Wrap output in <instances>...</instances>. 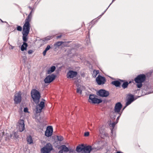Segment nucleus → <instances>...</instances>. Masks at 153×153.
I'll return each mask as SVG.
<instances>
[{
	"mask_svg": "<svg viewBox=\"0 0 153 153\" xmlns=\"http://www.w3.org/2000/svg\"><path fill=\"white\" fill-rule=\"evenodd\" d=\"M57 139L59 141H62L63 140V137L61 136H57Z\"/></svg>",
	"mask_w": 153,
	"mask_h": 153,
	"instance_id": "c756f323",
	"label": "nucleus"
},
{
	"mask_svg": "<svg viewBox=\"0 0 153 153\" xmlns=\"http://www.w3.org/2000/svg\"><path fill=\"white\" fill-rule=\"evenodd\" d=\"M134 100V96L133 95L129 94L128 95V97L126 100V106L130 104Z\"/></svg>",
	"mask_w": 153,
	"mask_h": 153,
	"instance_id": "f8f14e48",
	"label": "nucleus"
},
{
	"mask_svg": "<svg viewBox=\"0 0 153 153\" xmlns=\"http://www.w3.org/2000/svg\"><path fill=\"white\" fill-rule=\"evenodd\" d=\"M96 80L99 85H103L106 81L105 78L100 75L97 77Z\"/></svg>",
	"mask_w": 153,
	"mask_h": 153,
	"instance_id": "6e6552de",
	"label": "nucleus"
},
{
	"mask_svg": "<svg viewBox=\"0 0 153 153\" xmlns=\"http://www.w3.org/2000/svg\"><path fill=\"white\" fill-rule=\"evenodd\" d=\"M29 7V8L30 9V10H32L30 11V12L32 11H32H33V9H32V7H30V6H29V7Z\"/></svg>",
	"mask_w": 153,
	"mask_h": 153,
	"instance_id": "a19ab883",
	"label": "nucleus"
},
{
	"mask_svg": "<svg viewBox=\"0 0 153 153\" xmlns=\"http://www.w3.org/2000/svg\"><path fill=\"white\" fill-rule=\"evenodd\" d=\"M128 84L129 83H128V82H125L123 83L122 85V86L123 88L125 89L127 87Z\"/></svg>",
	"mask_w": 153,
	"mask_h": 153,
	"instance_id": "bb28decb",
	"label": "nucleus"
},
{
	"mask_svg": "<svg viewBox=\"0 0 153 153\" xmlns=\"http://www.w3.org/2000/svg\"><path fill=\"white\" fill-rule=\"evenodd\" d=\"M68 152L69 153H74L75 152V151L74 150L72 149H69V151Z\"/></svg>",
	"mask_w": 153,
	"mask_h": 153,
	"instance_id": "f704fd0d",
	"label": "nucleus"
},
{
	"mask_svg": "<svg viewBox=\"0 0 153 153\" xmlns=\"http://www.w3.org/2000/svg\"><path fill=\"white\" fill-rule=\"evenodd\" d=\"M63 43L62 41H59L56 42L54 44V46L56 47H59Z\"/></svg>",
	"mask_w": 153,
	"mask_h": 153,
	"instance_id": "a878e982",
	"label": "nucleus"
},
{
	"mask_svg": "<svg viewBox=\"0 0 153 153\" xmlns=\"http://www.w3.org/2000/svg\"><path fill=\"white\" fill-rule=\"evenodd\" d=\"M82 87L81 86L80 87H78L77 88L76 92L77 93H79L80 94H82V90L81 89Z\"/></svg>",
	"mask_w": 153,
	"mask_h": 153,
	"instance_id": "cd10ccee",
	"label": "nucleus"
},
{
	"mask_svg": "<svg viewBox=\"0 0 153 153\" xmlns=\"http://www.w3.org/2000/svg\"><path fill=\"white\" fill-rule=\"evenodd\" d=\"M56 76L53 74H52L47 76L44 79L45 83H50L52 82L55 78Z\"/></svg>",
	"mask_w": 153,
	"mask_h": 153,
	"instance_id": "9d476101",
	"label": "nucleus"
},
{
	"mask_svg": "<svg viewBox=\"0 0 153 153\" xmlns=\"http://www.w3.org/2000/svg\"><path fill=\"white\" fill-rule=\"evenodd\" d=\"M44 106V102L41 101L40 103L37 105L36 107V112L37 113L41 112L42 109H43Z\"/></svg>",
	"mask_w": 153,
	"mask_h": 153,
	"instance_id": "4468645a",
	"label": "nucleus"
},
{
	"mask_svg": "<svg viewBox=\"0 0 153 153\" xmlns=\"http://www.w3.org/2000/svg\"><path fill=\"white\" fill-rule=\"evenodd\" d=\"M145 79L146 76L144 74L139 75L134 79L135 82L137 83V86L138 88H140L142 87V83L145 81Z\"/></svg>",
	"mask_w": 153,
	"mask_h": 153,
	"instance_id": "7ed1b4c3",
	"label": "nucleus"
},
{
	"mask_svg": "<svg viewBox=\"0 0 153 153\" xmlns=\"http://www.w3.org/2000/svg\"><path fill=\"white\" fill-rule=\"evenodd\" d=\"M99 131L100 133L101 134V136L102 138H104L108 136V134L106 132L103 126L100 128Z\"/></svg>",
	"mask_w": 153,
	"mask_h": 153,
	"instance_id": "f3484780",
	"label": "nucleus"
},
{
	"mask_svg": "<svg viewBox=\"0 0 153 153\" xmlns=\"http://www.w3.org/2000/svg\"><path fill=\"white\" fill-rule=\"evenodd\" d=\"M77 72L73 71H70L67 74V78H73L76 76L77 75Z\"/></svg>",
	"mask_w": 153,
	"mask_h": 153,
	"instance_id": "dca6fc26",
	"label": "nucleus"
},
{
	"mask_svg": "<svg viewBox=\"0 0 153 153\" xmlns=\"http://www.w3.org/2000/svg\"><path fill=\"white\" fill-rule=\"evenodd\" d=\"M32 12H30L28 16L25 20V23L24 24L23 27V33H29L30 29V22L32 18Z\"/></svg>",
	"mask_w": 153,
	"mask_h": 153,
	"instance_id": "f257e3e1",
	"label": "nucleus"
},
{
	"mask_svg": "<svg viewBox=\"0 0 153 153\" xmlns=\"http://www.w3.org/2000/svg\"><path fill=\"white\" fill-rule=\"evenodd\" d=\"M59 151L58 153H67L69 151L68 148L65 145H62L59 147Z\"/></svg>",
	"mask_w": 153,
	"mask_h": 153,
	"instance_id": "9b49d317",
	"label": "nucleus"
},
{
	"mask_svg": "<svg viewBox=\"0 0 153 153\" xmlns=\"http://www.w3.org/2000/svg\"><path fill=\"white\" fill-rule=\"evenodd\" d=\"M50 48L51 47L49 45H48L47 46L45 50L43 52V55L44 56H45L46 55L47 51H48Z\"/></svg>",
	"mask_w": 153,
	"mask_h": 153,
	"instance_id": "393cba45",
	"label": "nucleus"
},
{
	"mask_svg": "<svg viewBox=\"0 0 153 153\" xmlns=\"http://www.w3.org/2000/svg\"><path fill=\"white\" fill-rule=\"evenodd\" d=\"M52 149V146L50 143H48L46 144L41 150V153H49Z\"/></svg>",
	"mask_w": 153,
	"mask_h": 153,
	"instance_id": "39448f33",
	"label": "nucleus"
},
{
	"mask_svg": "<svg viewBox=\"0 0 153 153\" xmlns=\"http://www.w3.org/2000/svg\"><path fill=\"white\" fill-rule=\"evenodd\" d=\"M84 145L83 144L79 145L76 148V151L78 152H81L82 153L84 149Z\"/></svg>",
	"mask_w": 153,
	"mask_h": 153,
	"instance_id": "aec40b11",
	"label": "nucleus"
},
{
	"mask_svg": "<svg viewBox=\"0 0 153 153\" xmlns=\"http://www.w3.org/2000/svg\"><path fill=\"white\" fill-rule=\"evenodd\" d=\"M22 29V27L20 26H18L17 27V30L19 31H21Z\"/></svg>",
	"mask_w": 153,
	"mask_h": 153,
	"instance_id": "2f4dec72",
	"label": "nucleus"
},
{
	"mask_svg": "<svg viewBox=\"0 0 153 153\" xmlns=\"http://www.w3.org/2000/svg\"><path fill=\"white\" fill-rule=\"evenodd\" d=\"M91 146H84L83 151L82 153H90L92 150Z\"/></svg>",
	"mask_w": 153,
	"mask_h": 153,
	"instance_id": "a211bd4d",
	"label": "nucleus"
},
{
	"mask_svg": "<svg viewBox=\"0 0 153 153\" xmlns=\"http://www.w3.org/2000/svg\"><path fill=\"white\" fill-rule=\"evenodd\" d=\"M99 73L98 71H94L93 72V75L94 77H96V75Z\"/></svg>",
	"mask_w": 153,
	"mask_h": 153,
	"instance_id": "7c9ffc66",
	"label": "nucleus"
},
{
	"mask_svg": "<svg viewBox=\"0 0 153 153\" xmlns=\"http://www.w3.org/2000/svg\"><path fill=\"white\" fill-rule=\"evenodd\" d=\"M115 0H113L112 1V2L110 4V5L107 8V9L101 15H100V16H101L102 15H103V14L104 13H105V12L107 10V9L108 8V7H109L110 6L111 4L114 1H115Z\"/></svg>",
	"mask_w": 153,
	"mask_h": 153,
	"instance_id": "72a5a7b5",
	"label": "nucleus"
},
{
	"mask_svg": "<svg viewBox=\"0 0 153 153\" xmlns=\"http://www.w3.org/2000/svg\"><path fill=\"white\" fill-rule=\"evenodd\" d=\"M51 38H52V36L47 37L45 38V40L48 41L50 40Z\"/></svg>",
	"mask_w": 153,
	"mask_h": 153,
	"instance_id": "473e14b6",
	"label": "nucleus"
},
{
	"mask_svg": "<svg viewBox=\"0 0 153 153\" xmlns=\"http://www.w3.org/2000/svg\"><path fill=\"white\" fill-rule=\"evenodd\" d=\"M14 47L13 46H12V48H11V49H13V48H14Z\"/></svg>",
	"mask_w": 153,
	"mask_h": 153,
	"instance_id": "a18cd8bd",
	"label": "nucleus"
},
{
	"mask_svg": "<svg viewBox=\"0 0 153 153\" xmlns=\"http://www.w3.org/2000/svg\"><path fill=\"white\" fill-rule=\"evenodd\" d=\"M27 142L29 144H31L33 143V140L31 136L30 135L27 137Z\"/></svg>",
	"mask_w": 153,
	"mask_h": 153,
	"instance_id": "b1692460",
	"label": "nucleus"
},
{
	"mask_svg": "<svg viewBox=\"0 0 153 153\" xmlns=\"http://www.w3.org/2000/svg\"><path fill=\"white\" fill-rule=\"evenodd\" d=\"M96 96L94 94H90L89 96V102L93 103L99 104L102 102L101 100L96 98Z\"/></svg>",
	"mask_w": 153,
	"mask_h": 153,
	"instance_id": "20e7f679",
	"label": "nucleus"
},
{
	"mask_svg": "<svg viewBox=\"0 0 153 153\" xmlns=\"http://www.w3.org/2000/svg\"><path fill=\"white\" fill-rule=\"evenodd\" d=\"M56 68L54 66H51L47 71L48 74H50L54 71Z\"/></svg>",
	"mask_w": 153,
	"mask_h": 153,
	"instance_id": "412c9836",
	"label": "nucleus"
},
{
	"mask_svg": "<svg viewBox=\"0 0 153 153\" xmlns=\"http://www.w3.org/2000/svg\"><path fill=\"white\" fill-rule=\"evenodd\" d=\"M23 34L22 38L24 42H26L27 40V36L29 33H22Z\"/></svg>",
	"mask_w": 153,
	"mask_h": 153,
	"instance_id": "5701e85b",
	"label": "nucleus"
},
{
	"mask_svg": "<svg viewBox=\"0 0 153 153\" xmlns=\"http://www.w3.org/2000/svg\"><path fill=\"white\" fill-rule=\"evenodd\" d=\"M123 80L120 79L119 80H116L113 81L111 82V83L113 85H114L116 87H119L121 84V82H123Z\"/></svg>",
	"mask_w": 153,
	"mask_h": 153,
	"instance_id": "6ab92c4d",
	"label": "nucleus"
},
{
	"mask_svg": "<svg viewBox=\"0 0 153 153\" xmlns=\"http://www.w3.org/2000/svg\"><path fill=\"white\" fill-rule=\"evenodd\" d=\"M127 106H126H126L124 107V108H123V110Z\"/></svg>",
	"mask_w": 153,
	"mask_h": 153,
	"instance_id": "79ce46f5",
	"label": "nucleus"
},
{
	"mask_svg": "<svg viewBox=\"0 0 153 153\" xmlns=\"http://www.w3.org/2000/svg\"><path fill=\"white\" fill-rule=\"evenodd\" d=\"M31 95L34 102L36 104L38 103L41 97L40 92L36 89H33L31 92Z\"/></svg>",
	"mask_w": 153,
	"mask_h": 153,
	"instance_id": "f03ea898",
	"label": "nucleus"
},
{
	"mask_svg": "<svg viewBox=\"0 0 153 153\" xmlns=\"http://www.w3.org/2000/svg\"><path fill=\"white\" fill-rule=\"evenodd\" d=\"M118 122L117 121V122H114L112 123H111L109 124V126L111 127H112L113 129L114 128L115 125Z\"/></svg>",
	"mask_w": 153,
	"mask_h": 153,
	"instance_id": "c85d7f7f",
	"label": "nucleus"
},
{
	"mask_svg": "<svg viewBox=\"0 0 153 153\" xmlns=\"http://www.w3.org/2000/svg\"><path fill=\"white\" fill-rule=\"evenodd\" d=\"M127 106H126H126L124 107V108H123V110Z\"/></svg>",
	"mask_w": 153,
	"mask_h": 153,
	"instance_id": "37998d69",
	"label": "nucleus"
},
{
	"mask_svg": "<svg viewBox=\"0 0 153 153\" xmlns=\"http://www.w3.org/2000/svg\"><path fill=\"white\" fill-rule=\"evenodd\" d=\"M19 130L20 132L22 131L25 129V123L24 120H20L18 122Z\"/></svg>",
	"mask_w": 153,
	"mask_h": 153,
	"instance_id": "2eb2a0df",
	"label": "nucleus"
},
{
	"mask_svg": "<svg viewBox=\"0 0 153 153\" xmlns=\"http://www.w3.org/2000/svg\"><path fill=\"white\" fill-rule=\"evenodd\" d=\"M122 113H120V114H119V116L117 117V120H119V118L121 114Z\"/></svg>",
	"mask_w": 153,
	"mask_h": 153,
	"instance_id": "4c0bfd02",
	"label": "nucleus"
},
{
	"mask_svg": "<svg viewBox=\"0 0 153 153\" xmlns=\"http://www.w3.org/2000/svg\"><path fill=\"white\" fill-rule=\"evenodd\" d=\"M1 22H3V21H2V20H1Z\"/></svg>",
	"mask_w": 153,
	"mask_h": 153,
	"instance_id": "de8ad7c7",
	"label": "nucleus"
},
{
	"mask_svg": "<svg viewBox=\"0 0 153 153\" xmlns=\"http://www.w3.org/2000/svg\"><path fill=\"white\" fill-rule=\"evenodd\" d=\"M28 109L27 108H25L24 109V111L25 112H27Z\"/></svg>",
	"mask_w": 153,
	"mask_h": 153,
	"instance_id": "e433bc0d",
	"label": "nucleus"
},
{
	"mask_svg": "<svg viewBox=\"0 0 153 153\" xmlns=\"http://www.w3.org/2000/svg\"><path fill=\"white\" fill-rule=\"evenodd\" d=\"M27 46V44L25 42H24L23 45L21 46V51H24V50H26Z\"/></svg>",
	"mask_w": 153,
	"mask_h": 153,
	"instance_id": "4be33fe9",
	"label": "nucleus"
},
{
	"mask_svg": "<svg viewBox=\"0 0 153 153\" xmlns=\"http://www.w3.org/2000/svg\"><path fill=\"white\" fill-rule=\"evenodd\" d=\"M97 95L102 97H107L109 95V92L108 91L104 89H100L97 92Z\"/></svg>",
	"mask_w": 153,
	"mask_h": 153,
	"instance_id": "0eeeda50",
	"label": "nucleus"
},
{
	"mask_svg": "<svg viewBox=\"0 0 153 153\" xmlns=\"http://www.w3.org/2000/svg\"><path fill=\"white\" fill-rule=\"evenodd\" d=\"M53 131V128L52 126H49L48 127L46 131L45 132V135L47 137L51 136Z\"/></svg>",
	"mask_w": 153,
	"mask_h": 153,
	"instance_id": "ddd939ff",
	"label": "nucleus"
},
{
	"mask_svg": "<svg viewBox=\"0 0 153 153\" xmlns=\"http://www.w3.org/2000/svg\"><path fill=\"white\" fill-rule=\"evenodd\" d=\"M115 153H123L122 152H116Z\"/></svg>",
	"mask_w": 153,
	"mask_h": 153,
	"instance_id": "c03bdc74",
	"label": "nucleus"
},
{
	"mask_svg": "<svg viewBox=\"0 0 153 153\" xmlns=\"http://www.w3.org/2000/svg\"><path fill=\"white\" fill-rule=\"evenodd\" d=\"M89 132H86L84 134V136L85 137L88 136L89 135Z\"/></svg>",
	"mask_w": 153,
	"mask_h": 153,
	"instance_id": "c9c22d12",
	"label": "nucleus"
},
{
	"mask_svg": "<svg viewBox=\"0 0 153 153\" xmlns=\"http://www.w3.org/2000/svg\"><path fill=\"white\" fill-rule=\"evenodd\" d=\"M21 94L20 92L16 93L14 96V101L15 104L20 103L21 101Z\"/></svg>",
	"mask_w": 153,
	"mask_h": 153,
	"instance_id": "1a4fd4ad",
	"label": "nucleus"
},
{
	"mask_svg": "<svg viewBox=\"0 0 153 153\" xmlns=\"http://www.w3.org/2000/svg\"><path fill=\"white\" fill-rule=\"evenodd\" d=\"M112 129H111V132L112 133Z\"/></svg>",
	"mask_w": 153,
	"mask_h": 153,
	"instance_id": "49530a36",
	"label": "nucleus"
},
{
	"mask_svg": "<svg viewBox=\"0 0 153 153\" xmlns=\"http://www.w3.org/2000/svg\"><path fill=\"white\" fill-rule=\"evenodd\" d=\"M62 36V35H59V36H56V38L57 39H59V38H60Z\"/></svg>",
	"mask_w": 153,
	"mask_h": 153,
	"instance_id": "ea45409f",
	"label": "nucleus"
},
{
	"mask_svg": "<svg viewBox=\"0 0 153 153\" xmlns=\"http://www.w3.org/2000/svg\"><path fill=\"white\" fill-rule=\"evenodd\" d=\"M122 105L120 102H118L115 105L114 109L113 111V113L115 114H120L122 113L120 111L122 108Z\"/></svg>",
	"mask_w": 153,
	"mask_h": 153,
	"instance_id": "423d86ee",
	"label": "nucleus"
},
{
	"mask_svg": "<svg viewBox=\"0 0 153 153\" xmlns=\"http://www.w3.org/2000/svg\"><path fill=\"white\" fill-rule=\"evenodd\" d=\"M33 52V51L31 50H29L28 51V53L29 54H31Z\"/></svg>",
	"mask_w": 153,
	"mask_h": 153,
	"instance_id": "58836bf2",
	"label": "nucleus"
}]
</instances>
